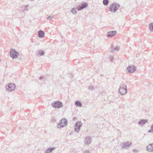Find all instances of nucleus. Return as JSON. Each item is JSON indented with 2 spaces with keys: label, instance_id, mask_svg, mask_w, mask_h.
<instances>
[{
  "label": "nucleus",
  "instance_id": "f257e3e1",
  "mask_svg": "<svg viewBox=\"0 0 153 153\" xmlns=\"http://www.w3.org/2000/svg\"><path fill=\"white\" fill-rule=\"evenodd\" d=\"M120 7V5L116 3H113L109 7V10L112 12H116Z\"/></svg>",
  "mask_w": 153,
  "mask_h": 153
},
{
  "label": "nucleus",
  "instance_id": "f03ea898",
  "mask_svg": "<svg viewBox=\"0 0 153 153\" xmlns=\"http://www.w3.org/2000/svg\"><path fill=\"white\" fill-rule=\"evenodd\" d=\"M68 124V121L65 118H63L61 120L57 125L58 128H63L66 126Z\"/></svg>",
  "mask_w": 153,
  "mask_h": 153
},
{
  "label": "nucleus",
  "instance_id": "7ed1b4c3",
  "mask_svg": "<svg viewBox=\"0 0 153 153\" xmlns=\"http://www.w3.org/2000/svg\"><path fill=\"white\" fill-rule=\"evenodd\" d=\"M52 106L55 108H62L63 106V104L62 102L57 101L53 102L51 104Z\"/></svg>",
  "mask_w": 153,
  "mask_h": 153
},
{
  "label": "nucleus",
  "instance_id": "20e7f679",
  "mask_svg": "<svg viewBox=\"0 0 153 153\" xmlns=\"http://www.w3.org/2000/svg\"><path fill=\"white\" fill-rule=\"evenodd\" d=\"M10 53V57L13 59L16 58L19 56V53L14 49H11Z\"/></svg>",
  "mask_w": 153,
  "mask_h": 153
},
{
  "label": "nucleus",
  "instance_id": "39448f33",
  "mask_svg": "<svg viewBox=\"0 0 153 153\" xmlns=\"http://www.w3.org/2000/svg\"><path fill=\"white\" fill-rule=\"evenodd\" d=\"M119 93L121 95L125 94L127 92V86L125 85H123L120 87L119 89Z\"/></svg>",
  "mask_w": 153,
  "mask_h": 153
},
{
  "label": "nucleus",
  "instance_id": "423d86ee",
  "mask_svg": "<svg viewBox=\"0 0 153 153\" xmlns=\"http://www.w3.org/2000/svg\"><path fill=\"white\" fill-rule=\"evenodd\" d=\"M137 69L136 67L133 65H131L128 66L126 69V71L130 73H133Z\"/></svg>",
  "mask_w": 153,
  "mask_h": 153
},
{
  "label": "nucleus",
  "instance_id": "0eeeda50",
  "mask_svg": "<svg viewBox=\"0 0 153 153\" xmlns=\"http://www.w3.org/2000/svg\"><path fill=\"white\" fill-rule=\"evenodd\" d=\"M82 125V123L80 121H78L76 122L74 126V129L75 131L78 132L80 130V128Z\"/></svg>",
  "mask_w": 153,
  "mask_h": 153
},
{
  "label": "nucleus",
  "instance_id": "6e6552de",
  "mask_svg": "<svg viewBox=\"0 0 153 153\" xmlns=\"http://www.w3.org/2000/svg\"><path fill=\"white\" fill-rule=\"evenodd\" d=\"M6 88L9 91H13L16 89V86L14 84H9L6 86Z\"/></svg>",
  "mask_w": 153,
  "mask_h": 153
},
{
  "label": "nucleus",
  "instance_id": "1a4fd4ad",
  "mask_svg": "<svg viewBox=\"0 0 153 153\" xmlns=\"http://www.w3.org/2000/svg\"><path fill=\"white\" fill-rule=\"evenodd\" d=\"M88 6V4L87 3L83 2L81 5H79L78 6L77 9L78 10L80 11L86 8Z\"/></svg>",
  "mask_w": 153,
  "mask_h": 153
},
{
  "label": "nucleus",
  "instance_id": "9d476101",
  "mask_svg": "<svg viewBox=\"0 0 153 153\" xmlns=\"http://www.w3.org/2000/svg\"><path fill=\"white\" fill-rule=\"evenodd\" d=\"M122 148L126 149L129 148L130 146L132 145V143L131 142L129 143L128 141H127L126 143H123L122 144Z\"/></svg>",
  "mask_w": 153,
  "mask_h": 153
},
{
  "label": "nucleus",
  "instance_id": "9b49d317",
  "mask_svg": "<svg viewBox=\"0 0 153 153\" xmlns=\"http://www.w3.org/2000/svg\"><path fill=\"white\" fill-rule=\"evenodd\" d=\"M117 31L115 30L110 31L107 33V36L108 37H111L114 36L116 34Z\"/></svg>",
  "mask_w": 153,
  "mask_h": 153
},
{
  "label": "nucleus",
  "instance_id": "f8f14e48",
  "mask_svg": "<svg viewBox=\"0 0 153 153\" xmlns=\"http://www.w3.org/2000/svg\"><path fill=\"white\" fill-rule=\"evenodd\" d=\"M119 47L117 46H116L114 47V46L113 45H111L110 48V51L112 53L114 52V51H119Z\"/></svg>",
  "mask_w": 153,
  "mask_h": 153
},
{
  "label": "nucleus",
  "instance_id": "ddd939ff",
  "mask_svg": "<svg viewBox=\"0 0 153 153\" xmlns=\"http://www.w3.org/2000/svg\"><path fill=\"white\" fill-rule=\"evenodd\" d=\"M148 121L147 120L143 119L140 120L138 122V124L140 126H143Z\"/></svg>",
  "mask_w": 153,
  "mask_h": 153
},
{
  "label": "nucleus",
  "instance_id": "4468645a",
  "mask_svg": "<svg viewBox=\"0 0 153 153\" xmlns=\"http://www.w3.org/2000/svg\"><path fill=\"white\" fill-rule=\"evenodd\" d=\"M92 141L91 137H87L85 139V143L88 145Z\"/></svg>",
  "mask_w": 153,
  "mask_h": 153
},
{
  "label": "nucleus",
  "instance_id": "2eb2a0df",
  "mask_svg": "<svg viewBox=\"0 0 153 153\" xmlns=\"http://www.w3.org/2000/svg\"><path fill=\"white\" fill-rule=\"evenodd\" d=\"M45 36L44 32L42 30H40L38 32V36L39 37L43 38Z\"/></svg>",
  "mask_w": 153,
  "mask_h": 153
},
{
  "label": "nucleus",
  "instance_id": "dca6fc26",
  "mask_svg": "<svg viewBox=\"0 0 153 153\" xmlns=\"http://www.w3.org/2000/svg\"><path fill=\"white\" fill-rule=\"evenodd\" d=\"M146 150L149 152H152L153 151V149L152 148V146L151 144L148 145L146 147Z\"/></svg>",
  "mask_w": 153,
  "mask_h": 153
},
{
  "label": "nucleus",
  "instance_id": "f3484780",
  "mask_svg": "<svg viewBox=\"0 0 153 153\" xmlns=\"http://www.w3.org/2000/svg\"><path fill=\"white\" fill-rule=\"evenodd\" d=\"M55 147H53L52 148H49L46 151L45 153H50L52 152L53 150H54Z\"/></svg>",
  "mask_w": 153,
  "mask_h": 153
},
{
  "label": "nucleus",
  "instance_id": "a211bd4d",
  "mask_svg": "<svg viewBox=\"0 0 153 153\" xmlns=\"http://www.w3.org/2000/svg\"><path fill=\"white\" fill-rule=\"evenodd\" d=\"M75 105L77 107H81L82 106V104L79 101H76Z\"/></svg>",
  "mask_w": 153,
  "mask_h": 153
},
{
  "label": "nucleus",
  "instance_id": "6ab92c4d",
  "mask_svg": "<svg viewBox=\"0 0 153 153\" xmlns=\"http://www.w3.org/2000/svg\"><path fill=\"white\" fill-rule=\"evenodd\" d=\"M149 28L150 31L151 32L153 31V23H151L149 24Z\"/></svg>",
  "mask_w": 153,
  "mask_h": 153
},
{
  "label": "nucleus",
  "instance_id": "aec40b11",
  "mask_svg": "<svg viewBox=\"0 0 153 153\" xmlns=\"http://www.w3.org/2000/svg\"><path fill=\"white\" fill-rule=\"evenodd\" d=\"M71 12L74 14H76L77 13V11L76 10L74 7L71 9Z\"/></svg>",
  "mask_w": 153,
  "mask_h": 153
},
{
  "label": "nucleus",
  "instance_id": "412c9836",
  "mask_svg": "<svg viewBox=\"0 0 153 153\" xmlns=\"http://www.w3.org/2000/svg\"><path fill=\"white\" fill-rule=\"evenodd\" d=\"M38 54L40 56H42L44 55L45 52L43 50H39L38 51Z\"/></svg>",
  "mask_w": 153,
  "mask_h": 153
},
{
  "label": "nucleus",
  "instance_id": "4be33fe9",
  "mask_svg": "<svg viewBox=\"0 0 153 153\" xmlns=\"http://www.w3.org/2000/svg\"><path fill=\"white\" fill-rule=\"evenodd\" d=\"M109 1L108 0H103V3L105 5H107L108 4Z\"/></svg>",
  "mask_w": 153,
  "mask_h": 153
},
{
  "label": "nucleus",
  "instance_id": "5701e85b",
  "mask_svg": "<svg viewBox=\"0 0 153 153\" xmlns=\"http://www.w3.org/2000/svg\"><path fill=\"white\" fill-rule=\"evenodd\" d=\"M153 132V124L152 125L151 127V129L149 130L148 132L149 133H152Z\"/></svg>",
  "mask_w": 153,
  "mask_h": 153
},
{
  "label": "nucleus",
  "instance_id": "b1692460",
  "mask_svg": "<svg viewBox=\"0 0 153 153\" xmlns=\"http://www.w3.org/2000/svg\"><path fill=\"white\" fill-rule=\"evenodd\" d=\"M39 78L40 80H41L43 82H44L45 80V78L43 76H40L39 77Z\"/></svg>",
  "mask_w": 153,
  "mask_h": 153
},
{
  "label": "nucleus",
  "instance_id": "393cba45",
  "mask_svg": "<svg viewBox=\"0 0 153 153\" xmlns=\"http://www.w3.org/2000/svg\"><path fill=\"white\" fill-rule=\"evenodd\" d=\"M53 18V16H50L47 18V19L51 20Z\"/></svg>",
  "mask_w": 153,
  "mask_h": 153
},
{
  "label": "nucleus",
  "instance_id": "a878e982",
  "mask_svg": "<svg viewBox=\"0 0 153 153\" xmlns=\"http://www.w3.org/2000/svg\"><path fill=\"white\" fill-rule=\"evenodd\" d=\"M93 88H94V87L92 85L89 86L88 88V89L89 90H93Z\"/></svg>",
  "mask_w": 153,
  "mask_h": 153
},
{
  "label": "nucleus",
  "instance_id": "bb28decb",
  "mask_svg": "<svg viewBox=\"0 0 153 153\" xmlns=\"http://www.w3.org/2000/svg\"><path fill=\"white\" fill-rule=\"evenodd\" d=\"M28 7V6H27V5H26L25 6V7L24 9L23 10V11H27L28 10V9L27 8Z\"/></svg>",
  "mask_w": 153,
  "mask_h": 153
},
{
  "label": "nucleus",
  "instance_id": "cd10ccee",
  "mask_svg": "<svg viewBox=\"0 0 153 153\" xmlns=\"http://www.w3.org/2000/svg\"><path fill=\"white\" fill-rule=\"evenodd\" d=\"M109 59H110V61L112 62V61H113V60H114V57L113 56H110L109 57Z\"/></svg>",
  "mask_w": 153,
  "mask_h": 153
},
{
  "label": "nucleus",
  "instance_id": "c85d7f7f",
  "mask_svg": "<svg viewBox=\"0 0 153 153\" xmlns=\"http://www.w3.org/2000/svg\"><path fill=\"white\" fill-rule=\"evenodd\" d=\"M84 153H90V152L88 150H86L84 151Z\"/></svg>",
  "mask_w": 153,
  "mask_h": 153
},
{
  "label": "nucleus",
  "instance_id": "c756f323",
  "mask_svg": "<svg viewBox=\"0 0 153 153\" xmlns=\"http://www.w3.org/2000/svg\"><path fill=\"white\" fill-rule=\"evenodd\" d=\"M133 152H137V150L134 149L133 150Z\"/></svg>",
  "mask_w": 153,
  "mask_h": 153
},
{
  "label": "nucleus",
  "instance_id": "7c9ffc66",
  "mask_svg": "<svg viewBox=\"0 0 153 153\" xmlns=\"http://www.w3.org/2000/svg\"><path fill=\"white\" fill-rule=\"evenodd\" d=\"M54 119H53L52 120H54Z\"/></svg>",
  "mask_w": 153,
  "mask_h": 153
}]
</instances>
